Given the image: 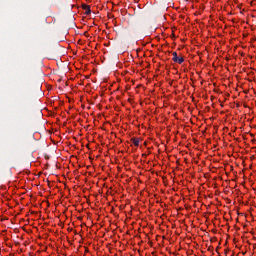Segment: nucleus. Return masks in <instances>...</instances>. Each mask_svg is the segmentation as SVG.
<instances>
[{
    "mask_svg": "<svg viewBox=\"0 0 256 256\" xmlns=\"http://www.w3.org/2000/svg\"><path fill=\"white\" fill-rule=\"evenodd\" d=\"M172 55H173L172 61H174V63H178L179 65H181L183 61H185L183 56L177 55V52H173Z\"/></svg>",
    "mask_w": 256,
    "mask_h": 256,
    "instance_id": "nucleus-1",
    "label": "nucleus"
},
{
    "mask_svg": "<svg viewBox=\"0 0 256 256\" xmlns=\"http://www.w3.org/2000/svg\"><path fill=\"white\" fill-rule=\"evenodd\" d=\"M131 141L135 145V147H139V138H132Z\"/></svg>",
    "mask_w": 256,
    "mask_h": 256,
    "instance_id": "nucleus-3",
    "label": "nucleus"
},
{
    "mask_svg": "<svg viewBox=\"0 0 256 256\" xmlns=\"http://www.w3.org/2000/svg\"><path fill=\"white\" fill-rule=\"evenodd\" d=\"M82 8L84 9L85 15H91V6L87 5V4H83Z\"/></svg>",
    "mask_w": 256,
    "mask_h": 256,
    "instance_id": "nucleus-2",
    "label": "nucleus"
}]
</instances>
